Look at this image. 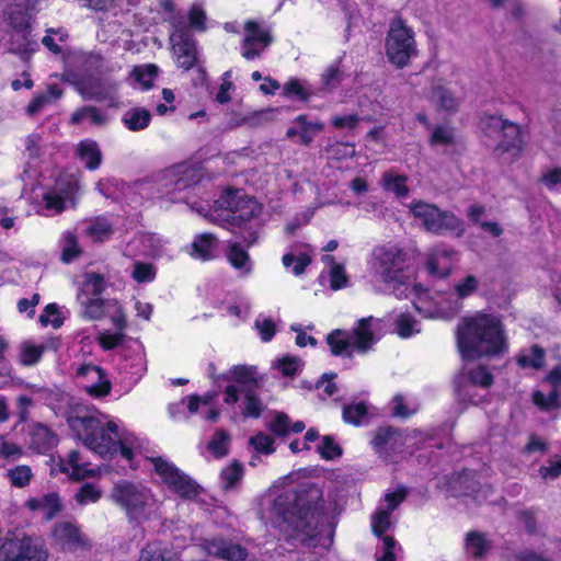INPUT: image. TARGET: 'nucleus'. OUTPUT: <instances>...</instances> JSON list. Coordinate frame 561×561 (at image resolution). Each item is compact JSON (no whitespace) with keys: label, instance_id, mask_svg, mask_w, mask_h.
<instances>
[{"label":"nucleus","instance_id":"nucleus-1","mask_svg":"<svg viewBox=\"0 0 561 561\" xmlns=\"http://www.w3.org/2000/svg\"><path fill=\"white\" fill-rule=\"evenodd\" d=\"M322 504V491L313 483L301 484L296 491H288L275 500L274 508L291 529L286 536L287 541L295 547L311 548L318 545Z\"/></svg>","mask_w":561,"mask_h":561},{"label":"nucleus","instance_id":"nucleus-2","mask_svg":"<svg viewBox=\"0 0 561 561\" xmlns=\"http://www.w3.org/2000/svg\"><path fill=\"white\" fill-rule=\"evenodd\" d=\"M456 335L459 353L466 360L494 357L507 352L504 325L494 314L477 312L465 318L458 324Z\"/></svg>","mask_w":561,"mask_h":561},{"label":"nucleus","instance_id":"nucleus-3","mask_svg":"<svg viewBox=\"0 0 561 561\" xmlns=\"http://www.w3.org/2000/svg\"><path fill=\"white\" fill-rule=\"evenodd\" d=\"M70 428L93 453L106 457L117 453L118 425L104 414H93L79 402H69L64 413Z\"/></svg>","mask_w":561,"mask_h":561},{"label":"nucleus","instance_id":"nucleus-4","mask_svg":"<svg viewBox=\"0 0 561 561\" xmlns=\"http://www.w3.org/2000/svg\"><path fill=\"white\" fill-rule=\"evenodd\" d=\"M113 501L122 507L128 519L138 524L148 520L158 510V500L146 485L119 481L112 490Z\"/></svg>","mask_w":561,"mask_h":561},{"label":"nucleus","instance_id":"nucleus-5","mask_svg":"<svg viewBox=\"0 0 561 561\" xmlns=\"http://www.w3.org/2000/svg\"><path fill=\"white\" fill-rule=\"evenodd\" d=\"M385 48L389 62L398 69L408 67L417 56L415 33L401 16L390 22Z\"/></svg>","mask_w":561,"mask_h":561},{"label":"nucleus","instance_id":"nucleus-6","mask_svg":"<svg viewBox=\"0 0 561 561\" xmlns=\"http://www.w3.org/2000/svg\"><path fill=\"white\" fill-rule=\"evenodd\" d=\"M409 213L419 220L425 231L434 234L455 232L461 237L465 232L463 221L450 211L442 210L434 204L413 201L408 205Z\"/></svg>","mask_w":561,"mask_h":561},{"label":"nucleus","instance_id":"nucleus-7","mask_svg":"<svg viewBox=\"0 0 561 561\" xmlns=\"http://www.w3.org/2000/svg\"><path fill=\"white\" fill-rule=\"evenodd\" d=\"M373 317L358 320L357 325L352 331L334 330L327 336L331 353L335 356H352V351L366 353L375 343L373 329Z\"/></svg>","mask_w":561,"mask_h":561},{"label":"nucleus","instance_id":"nucleus-8","mask_svg":"<svg viewBox=\"0 0 561 561\" xmlns=\"http://www.w3.org/2000/svg\"><path fill=\"white\" fill-rule=\"evenodd\" d=\"M480 126L485 136L497 141L494 152L501 157L508 153L515 159L523 150L520 126L502 116L485 115L480 121Z\"/></svg>","mask_w":561,"mask_h":561},{"label":"nucleus","instance_id":"nucleus-9","mask_svg":"<svg viewBox=\"0 0 561 561\" xmlns=\"http://www.w3.org/2000/svg\"><path fill=\"white\" fill-rule=\"evenodd\" d=\"M216 216L210 215V221L233 230L242 227L254 215V201L247 198L238 190L227 191L216 202Z\"/></svg>","mask_w":561,"mask_h":561},{"label":"nucleus","instance_id":"nucleus-10","mask_svg":"<svg viewBox=\"0 0 561 561\" xmlns=\"http://www.w3.org/2000/svg\"><path fill=\"white\" fill-rule=\"evenodd\" d=\"M407 260L408 252L397 245L378 247L373 252V270L383 283L403 285Z\"/></svg>","mask_w":561,"mask_h":561},{"label":"nucleus","instance_id":"nucleus-11","mask_svg":"<svg viewBox=\"0 0 561 561\" xmlns=\"http://www.w3.org/2000/svg\"><path fill=\"white\" fill-rule=\"evenodd\" d=\"M154 472L162 479L173 492L187 500L195 499L199 494V485L187 474L181 471L174 463L162 457H148Z\"/></svg>","mask_w":561,"mask_h":561},{"label":"nucleus","instance_id":"nucleus-12","mask_svg":"<svg viewBox=\"0 0 561 561\" xmlns=\"http://www.w3.org/2000/svg\"><path fill=\"white\" fill-rule=\"evenodd\" d=\"M48 551L37 538H5L0 546V561H47Z\"/></svg>","mask_w":561,"mask_h":561},{"label":"nucleus","instance_id":"nucleus-13","mask_svg":"<svg viewBox=\"0 0 561 561\" xmlns=\"http://www.w3.org/2000/svg\"><path fill=\"white\" fill-rule=\"evenodd\" d=\"M53 542L64 551L75 552L89 550V538L80 530L79 526L69 522L55 524L51 531Z\"/></svg>","mask_w":561,"mask_h":561},{"label":"nucleus","instance_id":"nucleus-14","mask_svg":"<svg viewBox=\"0 0 561 561\" xmlns=\"http://www.w3.org/2000/svg\"><path fill=\"white\" fill-rule=\"evenodd\" d=\"M78 191L79 182L73 175L66 174L59 176L55 187L43 197L46 209L54 210L57 214L61 213L65 209L66 202L73 203Z\"/></svg>","mask_w":561,"mask_h":561},{"label":"nucleus","instance_id":"nucleus-15","mask_svg":"<svg viewBox=\"0 0 561 561\" xmlns=\"http://www.w3.org/2000/svg\"><path fill=\"white\" fill-rule=\"evenodd\" d=\"M242 41V56L248 60L259 58L263 50L272 43L271 32L255 21H248L244 25Z\"/></svg>","mask_w":561,"mask_h":561},{"label":"nucleus","instance_id":"nucleus-16","mask_svg":"<svg viewBox=\"0 0 561 561\" xmlns=\"http://www.w3.org/2000/svg\"><path fill=\"white\" fill-rule=\"evenodd\" d=\"M119 83L113 80H103L99 82H82L80 85V94L85 100L95 102H106L110 107H117Z\"/></svg>","mask_w":561,"mask_h":561},{"label":"nucleus","instance_id":"nucleus-17","mask_svg":"<svg viewBox=\"0 0 561 561\" xmlns=\"http://www.w3.org/2000/svg\"><path fill=\"white\" fill-rule=\"evenodd\" d=\"M76 375L85 381V391L95 398L105 397L111 391V382L103 368L92 364H83L77 368Z\"/></svg>","mask_w":561,"mask_h":561},{"label":"nucleus","instance_id":"nucleus-18","mask_svg":"<svg viewBox=\"0 0 561 561\" xmlns=\"http://www.w3.org/2000/svg\"><path fill=\"white\" fill-rule=\"evenodd\" d=\"M202 178V169L191 164H176L163 173L165 186H170L174 191L190 188L198 184Z\"/></svg>","mask_w":561,"mask_h":561},{"label":"nucleus","instance_id":"nucleus-19","mask_svg":"<svg viewBox=\"0 0 561 561\" xmlns=\"http://www.w3.org/2000/svg\"><path fill=\"white\" fill-rule=\"evenodd\" d=\"M202 546L208 556L226 561H245L249 557L245 547L224 538L206 539Z\"/></svg>","mask_w":561,"mask_h":561},{"label":"nucleus","instance_id":"nucleus-20","mask_svg":"<svg viewBox=\"0 0 561 561\" xmlns=\"http://www.w3.org/2000/svg\"><path fill=\"white\" fill-rule=\"evenodd\" d=\"M456 255V252L445 245L438 244L427 254L426 268L431 275L447 277L450 274V265L447 263Z\"/></svg>","mask_w":561,"mask_h":561},{"label":"nucleus","instance_id":"nucleus-21","mask_svg":"<svg viewBox=\"0 0 561 561\" xmlns=\"http://www.w3.org/2000/svg\"><path fill=\"white\" fill-rule=\"evenodd\" d=\"M30 448L46 454L58 443L57 435L45 424L34 423L28 427Z\"/></svg>","mask_w":561,"mask_h":561},{"label":"nucleus","instance_id":"nucleus-22","mask_svg":"<svg viewBox=\"0 0 561 561\" xmlns=\"http://www.w3.org/2000/svg\"><path fill=\"white\" fill-rule=\"evenodd\" d=\"M225 378L234 381L241 393L247 392V390H256L261 381L256 368L247 365L233 366L229 371V376Z\"/></svg>","mask_w":561,"mask_h":561},{"label":"nucleus","instance_id":"nucleus-23","mask_svg":"<svg viewBox=\"0 0 561 561\" xmlns=\"http://www.w3.org/2000/svg\"><path fill=\"white\" fill-rule=\"evenodd\" d=\"M173 42V51L176 56L178 66L184 70L192 69L197 61L196 43L194 39L179 36V41L174 36L171 37Z\"/></svg>","mask_w":561,"mask_h":561},{"label":"nucleus","instance_id":"nucleus-24","mask_svg":"<svg viewBox=\"0 0 561 561\" xmlns=\"http://www.w3.org/2000/svg\"><path fill=\"white\" fill-rule=\"evenodd\" d=\"M77 157L88 170H96L102 163V152L96 141L92 139L81 140L77 145Z\"/></svg>","mask_w":561,"mask_h":561},{"label":"nucleus","instance_id":"nucleus-25","mask_svg":"<svg viewBox=\"0 0 561 561\" xmlns=\"http://www.w3.org/2000/svg\"><path fill=\"white\" fill-rule=\"evenodd\" d=\"M31 511H41L46 519H53L61 511V502L57 493H48L41 497H32L25 502Z\"/></svg>","mask_w":561,"mask_h":561},{"label":"nucleus","instance_id":"nucleus-26","mask_svg":"<svg viewBox=\"0 0 561 561\" xmlns=\"http://www.w3.org/2000/svg\"><path fill=\"white\" fill-rule=\"evenodd\" d=\"M37 47V43L31 38L26 28L15 30L11 36L10 51L20 55L24 61L31 58Z\"/></svg>","mask_w":561,"mask_h":561},{"label":"nucleus","instance_id":"nucleus-27","mask_svg":"<svg viewBox=\"0 0 561 561\" xmlns=\"http://www.w3.org/2000/svg\"><path fill=\"white\" fill-rule=\"evenodd\" d=\"M226 256L232 267L237 270L241 275H248L252 272V262L250 255L247 250L240 245V243H230L228 245Z\"/></svg>","mask_w":561,"mask_h":561},{"label":"nucleus","instance_id":"nucleus-28","mask_svg":"<svg viewBox=\"0 0 561 561\" xmlns=\"http://www.w3.org/2000/svg\"><path fill=\"white\" fill-rule=\"evenodd\" d=\"M401 443L402 440L399 432L392 427L379 428L371 442L374 449L379 454L389 449H394Z\"/></svg>","mask_w":561,"mask_h":561},{"label":"nucleus","instance_id":"nucleus-29","mask_svg":"<svg viewBox=\"0 0 561 561\" xmlns=\"http://www.w3.org/2000/svg\"><path fill=\"white\" fill-rule=\"evenodd\" d=\"M407 182V175L386 172L380 180V185L385 191L393 193L398 198H404L410 193Z\"/></svg>","mask_w":561,"mask_h":561},{"label":"nucleus","instance_id":"nucleus-30","mask_svg":"<svg viewBox=\"0 0 561 561\" xmlns=\"http://www.w3.org/2000/svg\"><path fill=\"white\" fill-rule=\"evenodd\" d=\"M151 121V113L141 107H134L126 111L122 117L124 125L131 131L142 130L148 127Z\"/></svg>","mask_w":561,"mask_h":561},{"label":"nucleus","instance_id":"nucleus-31","mask_svg":"<svg viewBox=\"0 0 561 561\" xmlns=\"http://www.w3.org/2000/svg\"><path fill=\"white\" fill-rule=\"evenodd\" d=\"M243 474V465L234 459L229 466L224 468L220 472L222 490L226 492L234 490L241 482Z\"/></svg>","mask_w":561,"mask_h":561},{"label":"nucleus","instance_id":"nucleus-32","mask_svg":"<svg viewBox=\"0 0 561 561\" xmlns=\"http://www.w3.org/2000/svg\"><path fill=\"white\" fill-rule=\"evenodd\" d=\"M217 245V239L211 233L199 234L192 243V255L203 261L214 257V251Z\"/></svg>","mask_w":561,"mask_h":561},{"label":"nucleus","instance_id":"nucleus-33","mask_svg":"<svg viewBox=\"0 0 561 561\" xmlns=\"http://www.w3.org/2000/svg\"><path fill=\"white\" fill-rule=\"evenodd\" d=\"M19 350L20 364L23 366H34L41 360L46 346L44 344L37 345L33 341L27 340L20 344Z\"/></svg>","mask_w":561,"mask_h":561},{"label":"nucleus","instance_id":"nucleus-34","mask_svg":"<svg viewBox=\"0 0 561 561\" xmlns=\"http://www.w3.org/2000/svg\"><path fill=\"white\" fill-rule=\"evenodd\" d=\"M175 553L159 542L146 545L138 561H174Z\"/></svg>","mask_w":561,"mask_h":561},{"label":"nucleus","instance_id":"nucleus-35","mask_svg":"<svg viewBox=\"0 0 561 561\" xmlns=\"http://www.w3.org/2000/svg\"><path fill=\"white\" fill-rule=\"evenodd\" d=\"M545 350L538 345L523 350L517 357V364L523 368L539 369L543 366Z\"/></svg>","mask_w":561,"mask_h":561},{"label":"nucleus","instance_id":"nucleus-36","mask_svg":"<svg viewBox=\"0 0 561 561\" xmlns=\"http://www.w3.org/2000/svg\"><path fill=\"white\" fill-rule=\"evenodd\" d=\"M5 477L14 488L23 489L27 486L34 478L33 470L27 465H18L9 468Z\"/></svg>","mask_w":561,"mask_h":561},{"label":"nucleus","instance_id":"nucleus-37","mask_svg":"<svg viewBox=\"0 0 561 561\" xmlns=\"http://www.w3.org/2000/svg\"><path fill=\"white\" fill-rule=\"evenodd\" d=\"M431 99L435 104L447 112H455L459 105L458 99L443 85L433 87Z\"/></svg>","mask_w":561,"mask_h":561},{"label":"nucleus","instance_id":"nucleus-38","mask_svg":"<svg viewBox=\"0 0 561 561\" xmlns=\"http://www.w3.org/2000/svg\"><path fill=\"white\" fill-rule=\"evenodd\" d=\"M62 90L57 85H49L46 93L36 95L27 106V113L34 115L43 110L47 104L60 99Z\"/></svg>","mask_w":561,"mask_h":561},{"label":"nucleus","instance_id":"nucleus-39","mask_svg":"<svg viewBox=\"0 0 561 561\" xmlns=\"http://www.w3.org/2000/svg\"><path fill=\"white\" fill-rule=\"evenodd\" d=\"M294 124L299 127L300 141L302 145L308 146L313 136L322 131L324 125L321 122H310L306 115H299L295 118Z\"/></svg>","mask_w":561,"mask_h":561},{"label":"nucleus","instance_id":"nucleus-40","mask_svg":"<svg viewBox=\"0 0 561 561\" xmlns=\"http://www.w3.org/2000/svg\"><path fill=\"white\" fill-rule=\"evenodd\" d=\"M85 233L93 241L103 242L113 234V226L107 219L99 217L90 224Z\"/></svg>","mask_w":561,"mask_h":561},{"label":"nucleus","instance_id":"nucleus-41","mask_svg":"<svg viewBox=\"0 0 561 561\" xmlns=\"http://www.w3.org/2000/svg\"><path fill=\"white\" fill-rule=\"evenodd\" d=\"M490 546L483 534L470 531L466 538V549L474 558H481L489 550Z\"/></svg>","mask_w":561,"mask_h":561},{"label":"nucleus","instance_id":"nucleus-42","mask_svg":"<svg viewBox=\"0 0 561 561\" xmlns=\"http://www.w3.org/2000/svg\"><path fill=\"white\" fill-rule=\"evenodd\" d=\"M230 436L224 430H218L209 440L207 448L216 457L221 458L229 453Z\"/></svg>","mask_w":561,"mask_h":561},{"label":"nucleus","instance_id":"nucleus-43","mask_svg":"<svg viewBox=\"0 0 561 561\" xmlns=\"http://www.w3.org/2000/svg\"><path fill=\"white\" fill-rule=\"evenodd\" d=\"M242 394L244 396V408L242 411L243 416L259 419L264 410V405L255 390H247V392H243Z\"/></svg>","mask_w":561,"mask_h":561},{"label":"nucleus","instance_id":"nucleus-44","mask_svg":"<svg viewBox=\"0 0 561 561\" xmlns=\"http://www.w3.org/2000/svg\"><path fill=\"white\" fill-rule=\"evenodd\" d=\"M81 254V249L75 233L67 231L62 239L61 261L70 263Z\"/></svg>","mask_w":561,"mask_h":561},{"label":"nucleus","instance_id":"nucleus-45","mask_svg":"<svg viewBox=\"0 0 561 561\" xmlns=\"http://www.w3.org/2000/svg\"><path fill=\"white\" fill-rule=\"evenodd\" d=\"M87 118H89L94 125H103L106 122L105 115H103L95 106H84L76 111L71 116V122L73 124H80Z\"/></svg>","mask_w":561,"mask_h":561},{"label":"nucleus","instance_id":"nucleus-46","mask_svg":"<svg viewBox=\"0 0 561 561\" xmlns=\"http://www.w3.org/2000/svg\"><path fill=\"white\" fill-rule=\"evenodd\" d=\"M559 397L558 389L553 388L548 396H545L541 391L534 392L533 400L541 410L549 411L560 407Z\"/></svg>","mask_w":561,"mask_h":561},{"label":"nucleus","instance_id":"nucleus-47","mask_svg":"<svg viewBox=\"0 0 561 561\" xmlns=\"http://www.w3.org/2000/svg\"><path fill=\"white\" fill-rule=\"evenodd\" d=\"M430 141L432 145L449 146L456 142V135L450 127L437 126L433 129Z\"/></svg>","mask_w":561,"mask_h":561},{"label":"nucleus","instance_id":"nucleus-48","mask_svg":"<svg viewBox=\"0 0 561 561\" xmlns=\"http://www.w3.org/2000/svg\"><path fill=\"white\" fill-rule=\"evenodd\" d=\"M468 379L471 383L482 388L491 387L494 380L493 375L482 365L469 370Z\"/></svg>","mask_w":561,"mask_h":561},{"label":"nucleus","instance_id":"nucleus-49","mask_svg":"<svg viewBox=\"0 0 561 561\" xmlns=\"http://www.w3.org/2000/svg\"><path fill=\"white\" fill-rule=\"evenodd\" d=\"M39 322L44 327L51 324L55 329L62 325L64 318L56 304H49L45 307L43 313L39 316Z\"/></svg>","mask_w":561,"mask_h":561},{"label":"nucleus","instance_id":"nucleus-50","mask_svg":"<svg viewBox=\"0 0 561 561\" xmlns=\"http://www.w3.org/2000/svg\"><path fill=\"white\" fill-rule=\"evenodd\" d=\"M367 414V407L359 402L346 405L343 410V419L346 423L359 425Z\"/></svg>","mask_w":561,"mask_h":561},{"label":"nucleus","instance_id":"nucleus-51","mask_svg":"<svg viewBox=\"0 0 561 561\" xmlns=\"http://www.w3.org/2000/svg\"><path fill=\"white\" fill-rule=\"evenodd\" d=\"M157 73L158 67L154 65H146L142 67H136L134 69L136 80L142 85L145 90H148L152 87V80L156 78Z\"/></svg>","mask_w":561,"mask_h":561},{"label":"nucleus","instance_id":"nucleus-52","mask_svg":"<svg viewBox=\"0 0 561 561\" xmlns=\"http://www.w3.org/2000/svg\"><path fill=\"white\" fill-rule=\"evenodd\" d=\"M311 263V259L307 254H300L299 256H295L291 253H286L283 256V264L285 267L293 266V272L295 275H300L305 272V268Z\"/></svg>","mask_w":561,"mask_h":561},{"label":"nucleus","instance_id":"nucleus-53","mask_svg":"<svg viewBox=\"0 0 561 561\" xmlns=\"http://www.w3.org/2000/svg\"><path fill=\"white\" fill-rule=\"evenodd\" d=\"M250 445L260 454L271 455L275 451L274 439L262 432L250 438Z\"/></svg>","mask_w":561,"mask_h":561},{"label":"nucleus","instance_id":"nucleus-54","mask_svg":"<svg viewBox=\"0 0 561 561\" xmlns=\"http://www.w3.org/2000/svg\"><path fill=\"white\" fill-rule=\"evenodd\" d=\"M276 367L286 377L296 375L302 367V362L297 356L286 355L278 359Z\"/></svg>","mask_w":561,"mask_h":561},{"label":"nucleus","instance_id":"nucleus-55","mask_svg":"<svg viewBox=\"0 0 561 561\" xmlns=\"http://www.w3.org/2000/svg\"><path fill=\"white\" fill-rule=\"evenodd\" d=\"M396 540L390 536L381 537V545L376 552L377 561H396Z\"/></svg>","mask_w":561,"mask_h":561},{"label":"nucleus","instance_id":"nucleus-56","mask_svg":"<svg viewBox=\"0 0 561 561\" xmlns=\"http://www.w3.org/2000/svg\"><path fill=\"white\" fill-rule=\"evenodd\" d=\"M318 451L323 459L331 460L340 457L342 454L341 447L333 440L331 436H324L321 444L318 446Z\"/></svg>","mask_w":561,"mask_h":561},{"label":"nucleus","instance_id":"nucleus-57","mask_svg":"<svg viewBox=\"0 0 561 561\" xmlns=\"http://www.w3.org/2000/svg\"><path fill=\"white\" fill-rule=\"evenodd\" d=\"M391 513L386 510H379L371 520V528L376 536L381 537L386 530L391 526L390 522Z\"/></svg>","mask_w":561,"mask_h":561},{"label":"nucleus","instance_id":"nucleus-58","mask_svg":"<svg viewBox=\"0 0 561 561\" xmlns=\"http://www.w3.org/2000/svg\"><path fill=\"white\" fill-rule=\"evenodd\" d=\"M101 494V490H99L95 485L85 483L79 489L78 493L76 494V500L80 504L94 503L99 501Z\"/></svg>","mask_w":561,"mask_h":561},{"label":"nucleus","instance_id":"nucleus-59","mask_svg":"<svg viewBox=\"0 0 561 561\" xmlns=\"http://www.w3.org/2000/svg\"><path fill=\"white\" fill-rule=\"evenodd\" d=\"M24 451L21 446L15 443L0 440V459L5 461H15L23 456Z\"/></svg>","mask_w":561,"mask_h":561},{"label":"nucleus","instance_id":"nucleus-60","mask_svg":"<svg viewBox=\"0 0 561 561\" xmlns=\"http://www.w3.org/2000/svg\"><path fill=\"white\" fill-rule=\"evenodd\" d=\"M131 275L138 283L151 282L154 278L156 271L152 264L137 262Z\"/></svg>","mask_w":561,"mask_h":561},{"label":"nucleus","instance_id":"nucleus-61","mask_svg":"<svg viewBox=\"0 0 561 561\" xmlns=\"http://www.w3.org/2000/svg\"><path fill=\"white\" fill-rule=\"evenodd\" d=\"M478 285V278L473 275H468L462 282L455 285V291L459 298H466L477 290Z\"/></svg>","mask_w":561,"mask_h":561},{"label":"nucleus","instance_id":"nucleus-62","mask_svg":"<svg viewBox=\"0 0 561 561\" xmlns=\"http://www.w3.org/2000/svg\"><path fill=\"white\" fill-rule=\"evenodd\" d=\"M417 411V407H408L404 398L401 394H397L392 399V415L398 417H409Z\"/></svg>","mask_w":561,"mask_h":561},{"label":"nucleus","instance_id":"nucleus-63","mask_svg":"<svg viewBox=\"0 0 561 561\" xmlns=\"http://www.w3.org/2000/svg\"><path fill=\"white\" fill-rule=\"evenodd\" d=\"M539 474L545 480L557 479L561 474V458L554 457L548 461L547 466H542L539 469Z\"/></svg>","mask_w":561,"mask_h":561},{"label":"nucleus","instance_id":"nucleus-64","mask_svg":"<svg viewBox=\"0 0 561 561\" xmlns=\"http://www.w3.org/2000/svg\"><path fill=\"white\" fill-rule=\"evenodd\" d=\"M289 417L285 413L278 412L270 424V430L278 436L287 435L289 433Z\"/></svg>","mask_w":561,"mask_h":561}]
</instances>
